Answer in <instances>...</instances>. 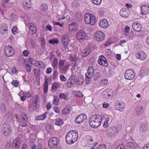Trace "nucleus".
Segmentation results:
<instances>
[{"mask_svg":"<svg viewBox=\"0 0 149 149\" xmlns=\"http://www.w3.org/2000/svg\"><path fill=\"white\" fill-rule=\"evenodd\" d=\"M47 7L45 4L42 5L41 7V8L42 11L46 10L47 9Z\"/></svg>","mask_w":149,"mask_h":149,"instance_id":"obj_60","label":"nucleus"},{"mask_svg":"<svg viewBox=\"0 0 149 149\" xmlns=\"http://www.w3.org/2000/svg\"><path fill=\"white\" fill-rule=\"evenodd\" d=\"M45 65L43 63L42 61H38V68H42L44 67Z\"/></svg>","mask_w":149,"mask_h":149,"instance_id":"obj_52","label":"nucleus"},{"mask_svg":"<svg viewBox=\"0 0 149 149\" xmlns=\"http://www.w3.org/2000/svg\"><path fill=\"white\" fill-rule=\"evenodd\" d=\"M70 111V109L65 108L63 109L62 113L63 114H66L69 113Z\"/></svg>","mask_w":149,"mask_h":149,"instance_id":"obj_43","label":"nucleus"},{"mask_svg":"<svg viewBox=\"0 0 149 149\" xmlns=\"http://www.w3.org/2000/svg\"><path fill=\"white\" fill-rule=\"evenodd\" d=\"M2 133L4 136H9L11 133V127L8 124H4L1 128Z\"/></svg>","mask_w":149,"mask_h":149,"instance_id":"obj_5","label":"nucleus"},{"mask_svg":"<svg viewBox=\"0 0 149 149\" xmlns=\"http://www.w3.org/2000/svg\"><path fill=\"white\" fill-rule=\"evenodd\" d=\"M77 58V54H71L70 55L69 59L72 61H75Z\"/></svg>","mask_w":149,"mask_h":149,"instance_id":"obj_35","label":"nucleus"},{"mask_svg":"<svg viewBox=\"0 0 149 149\" xmlns=\"http://www.w3.org/2000/svg\"><path fill=\"white\" fill-rule=\"evenodd\" d=\"M106 90H108L107 91V93H108V97H110L111 95H112L113 94V91L111 89H106Z\"/></svg>","mask_w":149,"mask_h":149,"instance_id":"obj_59","label":"nucleus"},{"mask_svg":"<svg viewBox=\"0 0 149 149\" xmlns=\"http://www.w3.org/2000/svg\"><path fill=\"white\" fill-rule=\"evenodd\" d=\"M133 29L135 31L139 32L142 29V26L140 23L137 22H134L132 25Z\"/></svg>","mask_w":149,"mask_h":149,"instance_id":"obj_19","label":"nucleus"},{"mask_svg":"<svg viewBox=\"0 0 149 149\" xmlns=\"http://www.w3.org/2000/svg\"><path fill=\"white\" fill-rule=\"evenodd\" d=\"M84 20L87 24H90L91 26L94 25L96 22V19L95 16L89 13H86L85 15Z\"/></svg>","mask_w":149,"mask_h":149,"instance_id":"obj_3","label":"nucleus"},{"mask_svg":"<svg viewBox=\"0 0 149 149\" xmlns=\"http://www.w3.org/2000/svg\"><path fill=\"white\" fill-rule=\"evenodd\" d=\"M36 139H32L29 141V145L31 149H36Z\"/></svg>","mask_w":149,"mask_h":149,"instance_id":"obj_26","label":"nucleus"},{"mask_svg":"<svg viewBox=\"0 0 149 149\" xmlns=\"http://www.w3.org/2000/svg\"><path fill=\"white\" fill-rule=\"evenodd\" d=\"M98 62V63L102 66L104 67H107L108 66L107 60L104 56H99Z\"/></svg>","mask_w":149,"mask_h":149,"instance_id":"obj_15","label":"nucleus"},{"mask_svg":"<svg viewBox=\"0 0 149 149\" xmlns=\"http://www.w3.org/2000/svg\"><path fill=\"white\" fill-rule=\"evenodd\" d=\"M58 67L60 70V72L64 74L68 71L69 66L66 61L63 60H60L59 62Z\"/></svg>","mask_w":149,"mask_h":149,"instance_id":"obj_4","label":"nucleus"},{"mask_svg":"<svg viewBox=\"0 0 149 149\" xmlns=\"http://www.w3.org/2000/svg\"><path fill=\"white\" fill-rule=\"evenodd\" d=\"M143 107L141 106H138L136 108L137 114L138 115H141L143 112Z\"/></svg>","mask_w":149,"mask_h":149,"instance_id":"obj_29","label":"nucleus"},{"mask_svg":"<svg viewBox=\"0 0 149 149\" xmlns=\"http://www.w3.org/2000/svg\"><path fill=\"white\" fill-rule=\"evenodd\" d=\"M24 21L27 26V29L29 30V31L32 34H35L36 32L37 29L34 25L31 23L27 22L25 19Z\"/></svg>","mask_w":149,"mask_h":149,"instance_id":"obj_9","label":"nucleus"},{"mask_svg":"<svg viewBox=\"0 0 149 149\" xmlns=\"http://www.w3.org/2000/svg\"><path fill=\"white\" fill-rule=\"evenodd\" d=\"M68 41L69 37L67 35H65L62 37V42L63 50L66 51V49L68 44Z\"/></svg>","mask_w":149,"mask_h":149,"instance_id":"obj_14","label":"nucleus"},{"mask_svg":"<svg viewBox=\"0 0 149 149\" xmlns=\"http://www.w3.org/2000/svg\"><path fill=\"white\" fill-rule=\"evenodd\" d=\"M141 13L146 15L149 13V6L147 5H143L141 6Z\"/></svg>","mask_w":149,"mask_h":149,"instance_id":"obj_21","label":"nucleus"},{"mask_svg":"<svg viewBox=\"0 0 149 149\" xmlns=\"http://www.w3.org/2000/svg\"><path fill=\"white\" fill-rule=\"evenodd\" d=\"M101 73L100 72H98L95 73L94 76V79L95 80L98 79L101 76Z\"/></svg>","mask_w":149,"mask_h":149,"instance_id":"obj_44","label":"nucleus"},{"mask_svg":"<svg viewBox=\"0 0 149 149\" xmlns=\"http://www.w3.org/2000/svg\"><path fill=\"white\" fill-rule=\"evenodd\" d=\"M53 127L49 124H47L46 126V129L48 132H50L53 130Z\"/></svg>","mask_w":149,"mask_h":149,"instance_id":"obj_34","label":"nucleus"},{"mask_svg":"<svg viewBox=\"0 0 149 149\" xmlns=\"http://www.w3.org/2000/svg\"><path fill=\"white\" fill-rule=\"evenodd\" d=\"M91 1L93 4L98 5L101 3L102 0H91Z\"/></svg>","mask_w":149,"mask_h":149,"instance_id":"obj_46","label":"nucleus"},{"mask_svg":"<svg viewBox=\"0 0 149 149\" xmlns=\"http://www.w3.org/2000/svg\"><path fill=\"white\" fill-rule=\"evenodd\" d=\"M89 63L92 65H93L95 63V59L94 57H91L89 60Z\"/></svg>","mask_w":149,"mask_h":149,"instance_id":"obj_56","label":"nucleus"},{"mask_svg":"<svg viewBox=\"0 0 149 149\" xmlns=\"http://www.w3.org/2000/svg\"><path fill=\"white\" fill-rule=\"evenodd\" d=\"M59 97L61 99L65 100H67L68 99V97L63 93H60L59 95Z\"/></svg>","mask_w":149,"mask_h":149,"instance_id":"obj_47","label":"nucleus"},{"mask_svg":"<svg viewBox=\"0 0 149 149\" xmlns=\"http://www.w3.org/2000/svg\"><path fill=\"white\" fill-rule=\"evenodd\" d=\"M86 36V33L81 30L79 31L77 34V39L80 42H83L85 40Z\"/></svg>","mask_w":149,"mask_h":149,"instance_id":"obj_12","label":"nucleus"},{"mask_svg":"<svg viewBox=\"0 0 149 149\" xmlns=\"http://www.w3.org/2000/svg\"><path fill=\"white\" fill-rule=\"evenodd\" d=\"M4 51L5 55L8 57L12 56L15 54V50L12 46L10 45L4 47Z\"/></svg>","mask_w":149,"mask_h":149,"instance_id":"obj_6","label":"nucleus"},{"mask_svg":"<svg viewBox=\"0 0 149 149\" xmlns=\"http://www.w3.org/2000/svg\"><path fill=\"white\" fill-rule=\"evenodd\" d=\"M3 91L4 94H6L7 96H11L10 93L7 88H4Z\"/></svg>","mask_w":149,"mask_h":149,"instance_id":"obj_48","label":"nucleus"},{"mask_svg":"<svg viewBox=\"0 0 149 149\" xmlns=\"http://www.w3.org/2000/svg\"><path fill=\"white\" fill-rule=\"evenodd\" d=\"M60 79L63 82H65L66 80V78L64 76L63 74L60 76Z\"/></svg>","mask_w":149,"mask_h":149,"instance_id":"obj_63","label":"nucleus"},{"mask_svg":"<svg viewBox=\"0 0 149 149\" xmlns=\"http://www.w3.org/2000/svg\"><path fill=\"white\" fill-rule=\"evenodd\" d=\"M29 54V51L28 50H24L23 52V55L25 56H27Z\"/></svg>","mask_w":149,"mask_h":149,"instance_id":"obj_61","label":"nucleus"},{"mask_svg":"<svg viewBox=\"0 0 149 149\" xmlns=\"http://www.w3.org/2000/svg\"><path fill=\"white\" fill-rule=\"evenodd\" d=\"M79 5V2L78 1H74L72 3V7L74 8H76Z\"/></svg>","mask_w":149,"mask_h":149,"instance_id":"obj_40","label":"nucleus"},{"mask_svg":"<svg viewBox=\"0 0 149 149\" xmlns=\"http://www.w3.org/2000/svg\"><path fill=\"white\" fill-rule=\"evenodd\" d=\"M115 104L116 109L121 111H123L125 107V105L124 103L119 101H117Z\"/></svg>","mask_w":149,"mask_h":149,"instance_id":"obj_16","label":"nucleus"},{"mask_svg":"<svg viewBox=\"0 0 149 149\" xmlns=\"http://www.w3.org/2000/svg\"><path fill=\"white\" fill-rule=\"evenodd\" d=\"M78 28V25L77 23H71L69 25V29L70 31H75Z\"/></svg>","mask_w":149,"mask_h":149,"instance_id":"obj_24","label":"nucleus"},{"mask_svg":"<svg viewBox=\"0 0 149 149\" xmlns=\"http://www.w3.org/2000/svg\"><path fill=\"white\" fill-rule=\"evenodd\" d=\"M105 38V35L102 31H97L94 34V38L96 41L100 42L103 40Z\"/></svg>","mask_w":149,"mask_h":149,"instance_id":"obj_10","label":"nucleus"},{"mask_svg":"<svg viewBox=\"0 0 149 149\" xmlns=\"http://www.w3.org/2000/svg\"><path fill=\"white\" fill-rule=\"evenodd\" d=\"M58 61L56 58L54 59L52 64L53 67L54 69H57L58 67Z\"/></svg>","mask_w":149,"mask_h":149,"instance_id":"obj_37","label":"nucleus"},{"mask_svg":"<svg viewBox=\"0 0 149 149\" xmlns=\"http://www.w3.org/2000/svg\"><path fill=\"white\" fill-rule=\"evenodd\" d=\"M135 145L132 142H129L127 144V149H134Z\"/></svg>","mask_w":149,"mask_h":149,"instance_id":"obj_32","label":"nucleus"},{"mask_svg":"<svg viewBox=\"0 0 149 149\" xmlns=\"http://www.w3.org/2000/svg\"><path fill=\"white\" fill-rule=\"evenodd\" d=\"M63 123V121L62 119L60 118H57L55 122L56 125L58 126H60L62 125Z\"/></svg>","mask_w":149,"mask_h":149,"instance_id":"obj_33","label":"nucleus"},{"mask_svg":"<svg viewBox=\"0 0 149 149\" xmlns=\"http://www.w3.org/2000/svg\"><path fill=\"white\" fill-rule=\"evenodd\" d=\"M120 14L122 17L127 18L129 17L130 12L129 10L126 8H123L120 11Z\"/></svg>","mask_w":149,"mask_h":149,"instance_id":"obj_17","label":"nucleus"},{"mask_svg":"<svg viewBox=\"0 0 149 149\" xmlns=\"http://www.w3.org/2000/svg\"><path fill=\"white\" fill-rule=\"evenodd\" d=\"M125 147L124 145L123 144L119 145L117 147L116 149H124Z\"/></svg>","mask_w":149,"mask_h":149,"instance_id":"obj_64","label":"nucleus"},{"mask_svg":"<svg viewBox=\"0 0 149 149\" xmlns=\"http://www.w3.org/2000/svg\"><path fill=\"white\" fill-rule=\"evenodd\" d=\"M58 140L56 137L51 138L48 142V146L51 148H56L58 143Z\"/></svg>","mask_w":149,"mask_h":149,"instance_id":"obj_11","label":"nucleus"},{"mask_svg":"<svg viewBox=\"0 0 149 149\" xmlns=\"http://www.w3.org/2000/svg\"><path fill=\"white\" fill-rule=\"evenodd\" d=\"M19 119L20 121V125L21 126L25 127L27 126V116L25 113H22L21 114Z\"/></svg>","mask_w":149,"mask_h":149,"instance_id":"obj_7","label":"nucleus"},{"mask_svg":"<svg viewBox=\"0 0 149 149\" xmlns=\"http://www.w3.org/2000/svg\"><path fill=\"white\" fill-rule=\"evenodd\" d=\"M23 6L25 10H28L31 7L30 1H24Z\"/></svg>","mask_w":149,"mask_h":149,"instance_id":"obj_25","label":"nucleus"},{"mask_svg":"<svg viewBox=\"0 0 149 149\" xmlns=\"http://www.w3.org/2000/svg\"><path fill=\"white\" fill-rule=\"evenodd\" d=\"M60 87V86L58 83H54L52 87V91H56L58 88H59Z\"/></svg>","mask_w":149,"mask_h":149,"instance_id":"obj_31","label":"nucleus"},{"mask_svg":"<svg viewBox=\"0 0 149 149\" xmlns=\"http://www.w3.org/2000/svg\"><path fill=\"white\" fill-rule=\"evenodd\" d=\"M136 57L141 60H145L147 57L146 54L142 51H140L137 52L136 55Z\"/></svg>","mask_w":149,"mask_h":149,"instance_id":"obj_18","label":"nucleus"},{"mask_svg":"<svg viewBox=\"0 0 149 149\" xmlns=\"http://www.w3.org/2000/svg\"><path fill=\"white\" fill-rule=\"evenodd\" d=\"M88 73L89 75L93 76L94 73V70L93 67L90 66L88 67Z\"/></svg>","mask_w":149,"mask_h":149,"instance_id":"obj_30","label":"nucleus"},{"mask_svg":"<svg viewBox=\"0 0 149 149\" xmlns=\"http://www.w3.org/2000/svg\"><path fill=\"white\" fill-rule=\"evenodd\" d=\"M21 140L19 138L15 139L13 141V149H18Z\"/></svg>","mask_w":149,"mask_h":149,"instance_id":"obj_20","label":"nucleus"},{"mask_svg":"<svg viewBox=\"0 0 149 149\" xmlns=\"http://www.w3.org/2000/svg\"><path fill=\"white\" fill-rule=\"evenodd\" d=\"M78 135L77 132L75 131H70L67 134L66 141L67 143L71 144L76 142L78 140Z\"/></svg>","mask_w":149,"mask_h":149,"instance_id":"obj_2","label":"nucleus"},{"mask_svg":"<svg viewBox=\"0 0 149 149\" xmlns=\"http://www.w3.org/2000/svg\"><path fill=\"white\" fill-rule=\"evenodd\" d=\"M87 119V116L84 114H82L78 116L75 118V122L78 124L82 123L85 121Z\"/></svg>","mask_w":149,"mask_h":149,"instance_id":"obj_13","label":"nucleus"},{"mask_svg":"<svg viewBox=\"0 0 149 149\" xmlns=\"http://www.w3.org/2000/svg\"><path fill=\"white\" fill-rule=\"evenodd\" d=\"M108 90H105L104 91H103L102 94V96L103 98H107V96H108V93H107V92Z\"/></svg>","mask_w":149,"mask_h":149,"instance_id":"obj_51","label":"nucleus"},{"mask_svg":"<svg viewBox=\"0 0 149 149\" xmlns=\"http://www.w3.org/2000/svg\"><path fill=\"white\" fill-rule=\"evenodd\" d=\"M6 117L9 118L10 119H11L12 118L13 115L10 111L8 112L6 115Z\"/></svg>","mask_w":149,"mask_h":149,"instance_id":"obj_58","label":"nucleus"},{"mask_svg":"<svg viewBox=\"0 0 149 149\" xmlns=\"http://www.w3.org/2000/svg\"><path fill=\"white\" fill-rule=\"evenodd\" d=\"M135 74L134 71L132 69L126 70L125 74V77L126 79L131 80L135 77Z\"/></svg>","mask_w":149,"mask_h":149,"instance_id":"obj_8","label":"nucleus"},{"mask_svg":"<svg viewBox=\"0 0 149 149\" xmlns=\"http://www.w3.org/2000/svg\"><path fill=\"white\" fill-rule=\"evenodd\" d=\"M10 0H3L2 3L3 6L5 7L8 8L10 7V4L8 1Z\"/></svg>","mask_w":149,"mask_h":149,"instance_id":"obj_36","label":"nucleus"},{"mask_svg":"<svg viewBox=\"0 0 149 149\" xmlns=\"http://www.w3.org/2000/svg\"><path fill=\"white\" fill-rule=\"evenodd\" d=\"M47 113V112H46L43 114L38 116V120H42L45 119L46 117Z\"/></svg>","mask_w":149,"mask_h":149,"instance_id":"obj_38","label":"nucleus"},{"mask_svg":"<svg viewBox=\"0 0 149 149\" xmlns=\"http://www.w3.org/2000/svg\"><path fill=\"white\" fill-rule=\"evenodd\" d=\"M23 93L24 95H25L26 97H31L32 95L29 92H24Z\"/></svg>","mask_w":149,"mask_h":149,"instance_id":"obj_62","label":"nucleus"},{"mask_svg":"<svg viewBox=\"0 0 149 149\" xmlns=\"http://www.w3.org/2000/svg\"><path fill=\"white\" fill-rule=\"evenodd\" d=\"M11 84L14 86L17 87L19 85V82L16 80H13Z\"/></svg>","mask_w":149,"mask_h":149,"instance_id":"obj_53","label":"nucleus"},{"mask_svg":"<svg viewBox=\"0 0 149 149\" xmlns=\"http://www.w3.org/2000/svg\"><path fill=\"white\" fill-rule=\"evenodd\" d=\"M74 95L76 97H82L83 95L82 93L79 91H76L74 92Z\"/></svg>","mask_w":149,"mask_h":149,"instance_id":"obj_45","label":"nucleus"},{"mask_svg":"<svg viewBox=\"0 0 149 149\" xmlns=\"http://www.w3.org/2000/svg\"><path fill=\"white\" fill-rule=\"evenodd\" d=\"M17 28L15 26L13 27L11 31L12 33L14 34H16L17 33Z\"/></svg>","mask_w":149,"mask_h":149,"instance_id":"obj_57","label":"nucleus"},{"mask_svg":"<svg viewBox=\"0 0 149 149\" xmlns=\"http://www.w3.org/2000/svg\"><path fill=\"white\" fill-rule=\"evenodd\" d=\"M130 30V28L129 26H126L125 28V31L124 33L126 36H128V34H129V31Z\"/></svg>","mask_w":149,"mask_h":149,"instance_id":"obj_42","label":"nucleus"},{"mask_svg":"<svg viewBox=\"0 0 149 149\" xmlns=\"http://www.w3.org/2000/svg\"><path fill=\"white\" fill-rule=\"evenodd\" d=\"M81 54L83 57H85L89 54L91 52V50L89 48H86L84 49H81Z\"/></svg>","mask_w":149,"mask_h":149,"instance_id":"obj_22","label":"nucleus"},{"mask_svg":"<svg viewBox=\"0 0 149 149\" xmlns=\"http://www.w3.org/2000/svg\"><path fill=\"white\" fill-rule=\"evenodd\" d=\"M102 120V117L101 115L97 114L92 116L89 120V124L93 128L98 127L101 124Z\"/></svg>","mask_w":149,"mask_h":149,"instance_id":"obj_1","label":"nucleus"},{"mask_svg":"<svg viewBox=\"0 0 149 149\" xmlns=\"http://www.w3.org/2000/svg\"><path fill=\"white\" fill-rule=\"evenodd\" d=\"M29 61L31 64L35 66H37V63H36L37 61L33 58H31L29 59Z\"/></svg>","mask_w":149,"mask_h":149,"instance_id":"obj_54","label":"nucleus"},{"mask_svg":"<svg viewBox=\"0 0 149 149\" xmlns=\"http://www.w3.org/2000/svg\"><path fill=\"white\" fill-rule=\"evenodd\" d=\"M75 82L74 79H73L72 78H69L67 81V86L68 87H71L74 84Z\"/></svg>","mask_w":149,"mask_h":149,"instance_id":"obj_28","label":"nucleus"},{"mask_svg":"<svg viewBox=\"0 0 149 149\" xmlns=\"http://www.w3.org/2000/svg\"><path fill=\"white\" fill-rule=\"evenodd\" d=\"M10 17L12 21H15L17 18L16 16L13 13H11Z\"/></svg>","mask_w":149,"mask_h":149,"instance_id":"obj_50","label":"nucleus"},{"mask_svg":"<svg viewBox=\"0 0 149 149\" xmlns=\"http://www.w3.org/2000/svg\"><path fill=\"white\" fill-rule=\"evenodd\" d=\"M96 149H107V148L106 145L104 144H102L98 145Z\"/></svg>","mask_w":149,"mask_h":149,"instance_id":"obj_49","label":"nucleus"},{"mask_svg":"<svg viewBox=\"0 0 149 149\" xmlns=\"http://www.w3.org/2000/svg\"><path fill=\"white\" fill-rule=\"evenodd\" d=\"M0 30L4 31H7L8 30V27L6 24H4L1 25Z\"/></svg>","mask_w":149,"mask_h":149,"instance_id":"obj_41","label":"nucleus"},{"mask_svg":"<svg viewBox=\"0 0 149 149\" xmlns=\"http://www.w3.org/2000/svg\"><path fill=\"white\" fill-rule=\"evenodd\" d=\"M49 43L52 45L57 44L59 43V41L57 39H53L49 40Z\"/></svg>","mask_w":149,"mask_h":149,"instance_id":"obj_39","label":"nucleus"},{"mask_svg":"<svg viewBox=\"0 0 149 149\" xmlns=\"http://www.w3.org/2000/svg\"><path fill=\"white\" fill-rule=\"evenodd\" d=\"M48 79L46 78L44 86V92L45 93H46L48 91Z\"/></svg>","mask_w":149,"mask_h":149,"instance_id":"obj_27","label":"nucleus"},{"mask_svg":"<svg viewBox=\"0 0 149 149\" xmlns=\"http://www.w3.org/2000/svg\"><path fill=\"white\" fill-rule=\"evenodd\" d=\"M146 130L147 128L145 127L144 124L141 125L140 128V131L141 132H144Z\"/></svg>","mask_w":149,"mask_h":149,"instance_id":"obj_55","label":"nucleus"},{"mask_svg":"<svg viewBox=\"0 0 149 149\" xmlns=\"http://www.w3.org/2000/svg\"><path fill=\"white\" fill-rule=\"evenodd\" d=\"M99 25L100 27L104 29L106 28L108 26V22L106 19H103L100 21Z\"/></svg>","mask_w":149,"mask_h":149,"instance_id":"obj_23","label":"nucleus"}]
</instances>
